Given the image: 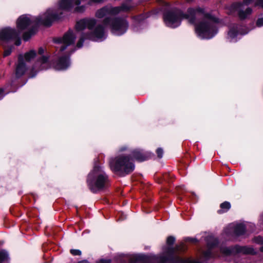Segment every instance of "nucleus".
<instances>
[{
	"label": "nucleus",
	"instance_id": "nucleus-34",
	"mask_svg": "<svg viewBox=\"0 0 263 263\" xmlns=\"http://www.w3.org/2000/svg\"><path fill=\"white\" fill-rule=\"evenodd\" d=\"M98 263H111L110 259H101Z\"/></svg>",
	"mask_w": 263,
	"mask_h": 263
},
{
	"label": "nucleus",
	"instance_id": "nucleus-7",
	"mask_svg": "<svg viewBox=\"0 0 263 263\" xmlns=\"http://www.w3.org/2000/svg\"><path fill=\"white\" fill-rule=\"evenodd\" d=\"M20 32L11 28H5L0 31V40L5 43L14 42L16 46H20L21 41Z\"/></svg>",
	"mask_w": 263,
	"mask_h": 263
},
{
	"label": "nucleus",
	"instance_id": "nucleus-25",
	"mask_svg": "<svg viewBox=\"0 0 263 263\" xmlns=\"http://www.w3.org/2000/svg\"><path fill=\"white\" fill-rule=\"evenodd\" d=\"M13 48V46H11L10 48L8 49H5L4 52V57H7L12 52V49Z\"/></svg>",
	"mask_w": 263,
	"mask_h": 263
},
{
	"label": "nucleus",
	"instance_id": "nucleus-23",
	"mask_svg": "<svg viewBox=\"0 0 263 263\" xmlns=\"http://www.w3.org/2000/svg\"><path fill=\"white\" fill-rule=\"evenodd\" d=\"M144 258V255H138L135 256H134V260L132 261V263H135L138 261H139L142 259H143Z\"/></svg>",
	"mask_w": 263,
	"mask_h": 263
},
{
	"label": "nucleus",
	"instance_id": "nucleus-31",
	"mask_svg": "<svg viewBox=\"0 0 263 263\" xmlns=\"http://www.w3.org/2000/svg\"><path fill=\"white\" fill-rule=\"evenodd\" d=\"M104 1V0H90L88 2V4L91 5L93 3H100L103 2Z\"/></svg>",
	"mask_w": 263,
	"mask_h": 263
},
{
	"label": "nucleus",
	"instance_id": "nucleus-40",
	"mask_svg": "<svg viewBox=\"0 0 263 263\" xmlns=\"http://www.w3.org/2000/svg\"><path fill=\"white\" fill-rule=\"evenodd\" d=\"M126 149H127V147L126 146H123L120 148V151L121 152H123V151H125Z\"/></svg>",
	"mask_w": 263,
	"mask_h": 263
},
{
	"label": "nucleus",
	"instance_id": "nucleus-39",
	"mask_svg": "<svg viewBox=\"0 0 263 263\" xmlns=\"http://www.w3.org/2000/svg\"><path fill=\"white\" fill-rule=\"evenodd\" d=\"M187 239L189 241H192V242H196L197 240L195 238H188Z\"/></svg>",
	"mask_w": 263,
	"mask_h": 263
},
{
	"label": "nucleus",
	"instance_id": "nucleus-30",
	"mask_svg": "<svg viewBox=\"0 0 263 263\" xmlns=\"http://www.w3.org/2000/svg\"><path fill=\"white\" fill-rule=\"evenodd\" d=\"M255 6H259L263 8V0H257L255 3Z\"/></svg>",
	"mask_w": 263,
	"mask_h": 263
},
{
	"label": "nucleus",
	"instance_id": "nucleus-27",
	"mask_svg": "<svg viewBox=\"0 0 263 263\" xmlns=\"http://www.w3.org/2000/svg\"><path fill=\"white\" fill-rule=\"evenodd\" d=\"M203 256L206 259H209L212 256L211 250L209 249L203 253Z\"/></svg>",
	"mask_w": 263,
	"mask_h": 263
},
{
	"label": "nucleus",
	"instance_id": "nucleus-42",
	"mask_svg": "<svg viewBox=\"0 0 263 263\" xmlns=\"http://www.w3.org/2000/svg\"><path fill=\"white\" fill-rule=\"evenodd\" d=\"M260 251L261 252H263V246H262L260 248Z\"/></svg>",
	"mask_w": 263,
	"mask_h": 263
},
{
	"label": "nucleus",
	"instance_id": "nucleus-8",
	"mask_svg": "<svg viewBox=\"0 0 263 263\" xmlns=\"http://www.w3.org/2000/svg\"><path fill=\"white\" fill-rule=\"evenodd\" d=\"M221 252L226 255H235L237 253L243 254H255L256 252L254 249L247 246H239L238 245L221 248Z\"/></svg>",
	"mask_w": 263,
	"mask_h": 263
},
{
	"label": "nucleus",
	"instance_id": "nucleus-28",
	"mask_svg": "<svg viewBox=\"0 0 263 263\" xmlns=\"http://www.w3.org/2000/svg\"><path fill=\"white\" fill-rule=\"evenodd\" d=\"M71 254L74 256L76 255H81V252L79 250L77 249H71L70 251Z\"/></svg>",
	"mask_w": 263,
	"mask_h": 263
},
{
	"label": "nucleus",
	"instance_id": "nucleus-15",
	"mask_svg": "<svg viewBox=\"0 0 263 263\" xmlns=\"http://www.w3.org/2000/svg\"><path fill=\"white\" fill-rule=\"evenodd\" d=\"M133 7V5L132 4L131 1L128 0L125 3H123L121 6L114 7L118 8V9L115 11V14H117L121 11H127L129 10Z\"/></svg>",
	"mask_w": 263,
	"mask_h": 263
},
{
	"label": "nucleus",
	"instance_id": "nucleus-33",
	"mask_svg": "<svg viewBox=\"0 0 263 263\" xmlns=\"http://www.w3.org/2000/svg\"><path fill=\"white\" fill-rule=\"evenodd\" d=\"M160 3V5L162 6H165L168 7L169 6L168 4L166 3L164 0H158Z\"/></svg>",
	"mask_w": 263,
	"mask_h": 263
},
{
	"label": "nucleus",
	"instance_id": "nucleus-29",
	"mask_svg": "<svg viewBox=\"0 0 263 263\" xmlns=\"http://www.w3.org/2000/svg\"><path fill=\"white\" fill-rule=\"evenodd\" d=\"M156 153L158 158H162L163 155V151L161 148H158L156 151Z\"/></svg>",
	"mask_w": 263,
	"mask_h": 263
},
{
	"label": "nucleus",
	"instance_id": "nucleus-32",
	"mask_svg": "<svg viewBox=\"0 0 263 263\" xmlns=\"http://www.w3.org/2000/svg\"><path fill=\"white\" fill-rule=\"evenodd\" d=\"M256 25L258 27H261L263 26V18H258L256 22Z\"/></svg>",
	"mask_w": 263,
	"mask_h": 263
},
{
	"label": "nucleus",
	"instance_id": "nucleus-6",
	"mask_svg": "<svg viewBox=\"0 0 263 263\" xmlns=\"http://www.w3.org/2000/svg\"><path fill=\"white\" fill-rule=\"evenodd\" d=\"M103 23L106 26H109L112 33L116 35L123 34L128 28L127 21L120 17H106L104 20Z\"/></svg>",
	"mask_w": 263,
	"mask_h": 263
},
{
	"label": "nucleus",
	"instance_id": "nucleus-3",
	"mask_svg": "<svg viewBox=\"0 0 263 263\" xmlns=\"http://www.w3.org/2000/svg\"><path fill=\"white\" fill-rule=\"evenodd\" d=\"M97 21L94 18H85L78 22L76 25L77 31H82L87 28L89 32L83 33L81 38L77 44L79 48L82 47L85 39H89L95 41H102L106 38L107 35L105 29L101 25H96Z\"/></svg>",
	"mask_w": 263,
	"mask_h": 263
},
{
	"label": "nucleus",
	"instance_id": "nucleus-4",
	"mask_svg": "<svg viewBox=\"0 0 263 263\" xmlns=\"http://www.w3.org/2000/svg\"><path fill=\"white\" fill-rule=\"evenodd\" d=\"M86 182L89 190L93 193L107 188L109 185L108 175L100 166H95L88 174Z\"/></svg>",
	"mask_w": 263,
	"mask_h": 263
},
{
	"label": "nucleus",
	"instance_id": "nucleus-14",
	"mask_svg": "<svg viewBox=\"0 0 263 263\" xmlns=\"http://www.w3.org/2000/svg\"><path fill=\"white\" fill-rule=\"evenodd\" d=\"M69 59L65 56L60 58L54 64L55 68L58 70L66 69L69 66Z\"/></svg>",
	"mask_w": 263,
	"mask_h": 263
},
{
	"label": "nucleus",
	"instance_id": "nucleus-21",
	"mask_svg": "<svg viewBox=\"0 0 263 263\" xmlns=\"http://www.w3.org/2000/svg\"><path fill=\"white\" fill-rule=\"evenodd\" d=\"M177 263H200V261L195 260L183 259L179 257L176 258Z\"/></svg>",
	"mask_w": 263,
	"mask_h": 263
},
{
	"label": "nucleus",
	"instance_id": "nucleus-16",
	"mask_svg": "<svg viewBox=\"0 0 263 263\" xmlns=\"http://www.w3.org/2000/svg\"><path fill=\"white\" fill-rule=\"evenodd\" d=\"M36 64L40 65V70L47 69L49 67L48 57L43 56L38 60Z\"/></svg>",
	"mask_w": 263,
	"mask_h": 263
},
{
	"label": "nucleus",
	"instance_id": "nucleus-19",
	"mask_svg": "<svg viewBox=\"0 0 263 263\" xmlns=\"http://www.w3.org/2000/svg\"><path fill=\"white\" fill-rule=\"evenodd\" d=\"M246 229L242 224H238L234 228V232L236 235H241L244 234Z\"/></svg>",
	"mask_w": 263,
	"mask_h": 263
},
{
	"label": "nucleus",
	"instance_id": "nucleus-20",
	"mask_svg": "<svg viewBox=\"0 0 263 263\" xmlns=\"http://www.w3.org/2000/svg\"><path fill=\"white\" fill-rule=\"evenodd\" d=\"M35 55L36 52L34 50H31L25 54L24 59L26 61L29 62L33 59Z\"/></svg>",
	"mask_w": 263,
	"mask_h": 263
},
{
	"label": "nucleus",
	"instance_id": "nucleus-35",
	"mask_svg": "<svg viewBox=\"0 0 263 263\" xmlns=\"http://www.w3.org/2000/svg\"><path fill=\"white\" fill-rule=\"evenodd\" d=\"M169 250H170L171 253L173 254L175 250H180L181 249L176 247L175 249L172 248H169Z\"/></svg>",
	"mask_w": 263,
	"mask_h": 263
},
{
	"label": "nucleus",
	"instance_id": "nucleus-18",
	"mask_svg": "<svg viewBox=\"0 0 263 263\" xmlns=\"http://www.w3.org/2000/svg\"><path fill=\"white\" fill-rule=\"evenodd\" d=\"M237 25H236L235 27H234L233 28L231 29L228 33V37L230 42L232 41L233 39H234L238 34L237 31Z\"/></svg>",
	"mask_w": 263,
	"mask_h": 263
},
{
	"label": "nucleus",
	"instance_id": "nucleus-2",
	"mask_svg": "<svg viewBox=\"0 0 263 263\" xmlns=\"http://www.w3.org/2000/svg\"><path fill=\"white\" fill-rule=\"evenodd\" d=\"M62 14V12L59 7L57 10L49 9L45 13L37 17L28 14L22 15L18 18L16 22L17 28L19 30L18 32L30 29L23 34V40L27 41L35 33L38 26H50L54 21L60 19Z\"/></svg>",
	"mask_w": 263,
	"mask_h": 263
},
{
	"label": "nucleus",
	"instance_id": "nucleus-10",
	"mask_svg": "<svg viewBox=\"0 0 263 263\" xmlns=\"http://www.w3.org/2000/svg\"><path fill=\"white\" fill-rule=\"evenodd\" d=\"M253 0H243L242 3H237L233 5V6L234 8L236 9H238L239 11V17L240 19H245L251 14L252 12L251 8L248 7L245 10V11H243L242 8H243L244 5H249L253 2Z\"/></svg>",
	"mask_w": 263,
	"mask_h": 263
},
{
	"label": "nucleus",
	"instance_id": "nucleus-41",
	"mask_svg": "<svg viewBox=\"0 0 263 263\" xmlns=\"http://www.w3.org/2000/svg\"><path fill=\"white\" fill-rule=\"evenodd\" d=\"M78 263H90L88 261L86 260H82L81 261H79Z\"/></svg>",
	"mask_w": 263,
	"mask_h": 263
},
{
	"label": "nucleus",
	"instance_id": "nucleus-26",
	"mask_svg": "<svg viewBox=\"0 0 263 263\" xmlns=\"http://www.w3.org/2000/svg\"><path fill=\"white\" fill-rule=\"evenodd\" d=\"M254 241L257 243L262 244L263 243V237L258 236L254 238Z\"/></svg>",
	"mask_w": 263,
	"mask_h": 263
},
{
	"label": "nucleus",
	"instance_id": "nucleus-38",
	"mask_svg": "<svg viewBox=\"0 0 263 263\" xmlns=\"http://www.w3.org/2000/svg\"><path fill=\"white\" fill-rule=\"evenodd\" d=\"M217 243V241L216 240H214V242L213 243H212V244H210L209 243V242L208 243V246L210 247H213L214 246H215L216 244Z\"/></svg>",
	"mask_w": 263,
	"mask_h": 263
},
{
	"label": "nucleus",
	"instance_id": "nucleus-11",
	"mask_svg": "<svg viewBox=\"0 0 263 263\" xmlns=\"http://www.w3.org/2000/svg\"><path fill=\"white\" fill-rule=\"evenodd\" d=\"M133 157L137 161H144L149 159L153 154L150 152H143L140 149H135L132 152Z\"/></svg>",
	"mask_w": 263,
	"mask_h": 263
},
{
	"label": "nucleus",
	"instance_id": "nucleus-13",
	"mask_svg": "<svg viewBox=\"0 0 263 263\" xmlns=\"http://www.w3.org/2000/svg\"><path fill=\"white\" fill-rule=\"evenodd\" d=\"M27 70L26 64L24 61V57L22 55L18 57V63L16 67L15 76L17 78L21 77L24 74Z\"/></svg>",
	"mask_w": 263,
	"mask_h": 263
},
{
	"label": "nucleus",
	"instance_id": "nucleus-37",
	"mask_svg": "<svg viewBox=\"0 0 263 263\" xmlns=\"http://www.w3.org/2000/svg\"><path fill=\"white\" fill-rule=\"evenodd\" d=\"M4 97V89L0 88V99Z\"/></svg>",
	"mask_w": 263,
	"mask_h": 263
},
{
	"label": "nucleus",
	"instance_id": "nucleus-36",
	"mask_svg": "<svg viewBox=\"0 0 263 263\" xmlns=\"http://www.w3.org/2000/svg\"><path fill=\"white\" fill-rule=\"evenodd\" d=\"M44 52V49L43 48L41 47L39 49L38 53L39 54L42 55Z\"/></svg>",
	"mask_w": 263,
	"mask_h": 263
},
{
	"label": "nucleus",
	"instance_id": "nucleus-17",
	"mask_svg": "<svg viewBox=\"0 0 263 263\" xmlns=\"http://www.w3.org/2000/svg\"><path fill=\"white\" fill-rule=\"evenodd\" d=\"M231 204L228 201H224L220 204V210L218 211V213L220 214L228 212L231 208Z\"/></svg>",
	"mask_w": 263,
	"mask_h": 263
},
{
	"label": "nucleus",
	"instance_id": "nucleus-5",
	"mask_svg": "<svg viewBox=\"0 0 263 263\" xmlns=\"http://www.w3.org/2000/svg\"><path fill=\"white\" fill-rule=\"evenodd\" d=\"M110 170L121 176H124L132 173L135 166L133 159L129 156L119 155L109 160Z\"/></svg>",
	"mask_w": 263,
	"mask_h": 263
},
{
	"label": "nucleus",
	"instance_id": "nucleus-12",
	"mask_svg": "<svg viewBox=\"0 0 263 263\" xmlns=\"http://www.w3.org/2000/svg\"><path fill=\"white\" fill-rule=\"evenodd\" d=\"M118 9L117 8L107 6L98 10L96 13V16L102 18L107 15H115V11Z\"/></svg>",
	"mask_w": 263,
	"mask_h": 263
},
{
	"label": "nucleus",
	"instance_id": "nucleus-24",
	"mask_svg": "<svg viewBox=\"0 0 263 263\" xmlns=\"http://www.w3.org/2000/svg\"><path fill=\"white\" fill-rule=\"evenodd\" d=\"M175 241V238L173 236H169L166 240V243L168 246H172Z\"/></svg>",
	"mask_w": 263,
	"mask_h": 263
},
{
	"label": "nucleus",
	"instance_id": "nucleus-1",
	"mask_svg": "<svg viewBox=\"0 0 263 263\" xmlns=\"http://www.w3.org/2000/svg\"><path fill=\"white\" fill-rule=\"evenodd\" d=\"M182 19L195 26L196 32L201 39H211L217 33L216 24L219 19L212 13H206L204 8H189L186 13L180 9H173L163 14L165 24L171 28L179 26Z\"/></svg>",
	"mask_w": 263,
	"mask_h": 263
},
{
	"label": "nucleus",
	"instance_id": "nucleus-9",
	"mask_svg": "<svg viewBox=\"0 0 263 263\" xmlns=\"http://www.w3.org/2000/svg\"><path fill=\"white\" fill-rule=\"evenodd\" d=\"M76 39V35L72 30H69L67 32L62 39H58L55 41L57 43H62L63 45L60 47V51L65 50L67 46L74 43Z\"/></svg>",
	"mask_w": 263,
	"mask_h": 263
},
{
	"label": "nucleus",
	"instance_id": "nucleus-22",
	"mask_svg": "<svg viewBox=\"0 0 263 263\" xmlns=\"http://www.w3.org/2000/svg\"><path fill=\"white\" fill-rule=\"evenodd\" d=\"M8 258V254L5 250L0 251V261L7 260Z\"/></svg>",
	"mask_w": 263,
	"mask_h": 263
}]
</instances>
